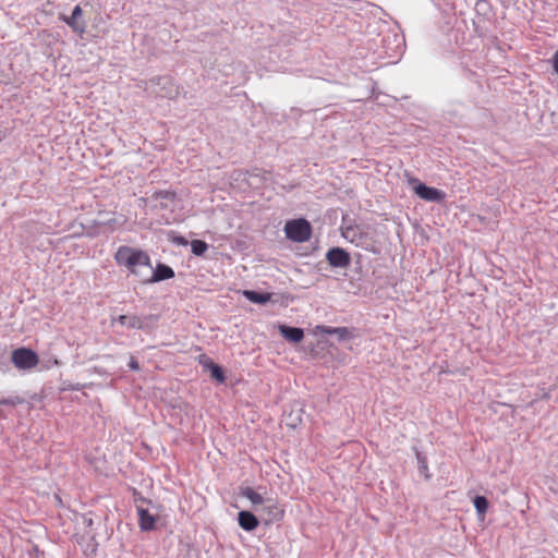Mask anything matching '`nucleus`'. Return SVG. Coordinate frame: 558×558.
Instances as JSON below:
<instances>
[{"mask_svg": "<svg viewBox=\"0 0 558 558\" xmlns=\"http://www.w3.org/2000/svg\"><path fill=\"white\" fill-rule=\"evenodd\" d=\"M113 258L119 266L125 267L142 283L145 275H149L150 257L143 250L122 245L117 250Z\"/></svg>", "mask_w": 558, "mask_h": 558, "instance_id": "obj_1", "label": "nucleus"}, {"mask_svg": "<svg viewBox=\"0 0 558 558\" xmlns=\"http://www.w3.org/2000/svg\"><path fill=\"white\" fill-rule=\"evenodd\" d=\"M286 236L296 243L310 240L313 229L305 218L288 220L284 225Z\"/></svg>", "mask_w": 558, "mask_h": 558, "instance_id": "obj_2", "label": "nucleus"}, {"mask_svg": "<svg viewBox=\"0 0 558 558\" xmlns=\"http://www.w3.org/2000/svg\"><path fill=\"white\" fill-rule=\"evenodd\" d=\"M409 185L413 192L426 202L441 203L446 198V193L439 189L428 186L422 183L417 178L410 177L408 179Z\"/></svg>", "mask_w": 558, "mask_h": 558, "instance_id": "obj_3", "label": "nucleus"}, {"mask_svg": "<svg viewBox=\"0 0 558 558\" xmlns=\"http://www.w3.org/2000/svg\"><path fill=\"white\" fill-rule=\"evenodd\" d=\"M12 363L19 369H31L38 364V354L29 348H19L12 352Z\"/></svg>", "mask_w": 558, "mask_h": 558, "instance_id": "obj_4", "label": "nucleus"}, {"mask_svg": "<svg viewBox=\"0 0 558 558\" xmlns=\"http://www.w3.org/2000/svg\"><path fill=\"white\" fill-rule=\"evenodd\" d=\"M325 257L329 266L332 268L345 269L351 265L350 253L340 246L330 247L326 252Z\"/></svg>", "mask_w": 558, "mask_h": 558, "instance_id": "obj_5", "label": "nucleus"}, {"mask_svg": "<svg viewBox=\"0 0 558 558\" xmlns=\"http://www.w3.org/2000/svg\"><path fill=\"white\" fill-rule=\"evenodd\" d=\"M173 277H174V270L170 266L159 263L154 268L153 265L150 264L149 275H145L143 283L148 284V283L160 282L163 280L171 279Z\"/></svg>", "mask_w": 558, "mask_h": 558, "instance_id": "obj_6", "label": "nucleus"}, {"mask_svg": "<svg viewBox=\"0 0 558 558\" xmlns=\"http://www.w3.org/2000/svg\"><path fill=\"white\" fill-rule=\"evenodd\" d=\"M262 511L267 515L265 518V522L267 524L280 521L284 515V510L276 505L271 499L266 500V502L263 505Z\"/></svg>", "mask_w": 558, "mask_h": 558, "instance_id": "obj_7", "label": "nucleus"}, {"mask_svg": "<svg viewBox=\"0 0 558 558\" xmlns=\"http://www.w3.org/2000/svg\"><path fill=\"white\" fill-rule=\"evenodd\" d=\"M318 328L323 333L336 336L340 342L351 340L355 337L354 328L330 326H320Z\"/></svg>", "mask_w": 558, "mask_h": 558, "instance_id": "obj_8", "label": "nucleus"}, {"mask_svg": "<svg viewBox=\"0 0 558 558\" xmlns=\"http://www.w3.org/2000/svg\"><path fill=\"white\" fill-rule=\"evenodd\" d=\"M136 510L140 529L145 532L155 530L158 517L141 506L136 507Z\"/></svg>", "mask_w": 558, "mask_h": 558, "instance_id": "obj_9", "label": "nucleus"}, {"mask_svg": "<svg viewBox=\"0 0 558 558\" xmlns=\"http://www.w3.org/2000/svg\"><path fill=\"white\" fill-rule=\"evenodd\" d=\"M238 523L244 531L252 532L258 526L259 520L253 512L241 510L238 513Z\"/></svg>", "mask_w": 558, "mask_h": 558, "instance_id": "obj_10", "label": "nucleus"}, {"mask_svg": "<svg viewBox=\"0 0 558 558\" xmlns=\"http://www.w3.org/2000/svg\"><path fill=\"white\" fill-rule=\"evenodd\" d=\"M153 85L161 86V90L157 92L160 97L171 98L175 94V89L172 85V81L169 76H156L150 80Z\"/></svg>", "mask_w": 558, "mask_h": 558, "instance_id": "obj_11", "label": "nucleus"}, {"mask_svg": "<svg viewBox=\"0 0 558 558\" xmlns=\"http://www.w3.org/2000/svg\"><path fill=\"white\" fill-rule=\"evenodd\" d=\"M280 335L288 341L299 343L304 338V330L300 327H292L287 325L279 326Z\"/></svg>", "mask_w": 558, "mask_h": 558, "instance_id": "obj_12", "label": "nucleus"}, {"mask_svg": "<svg viewBox=\"0 0 558 558\" xmlns=\"http://www.w3.org/2000/svg\"><path fill=\"white\" fill-rule=\"evenodd\" d=\"M82 8L80 5H75L72 10V14L70 16H61V20L65 22L74 32H84L85 24L78 22V17L82 16Z\"/></svg>", "mask_w": 558, "mask_h": 558, "instance_id": "obj_13", "label": "nucleus"}, {"mask_svg": "<svg viewBox=\"0 0 558 558\" xmlns=\"http://www.w3.org/2000/svg\"><path fill=\"white\" fill-rule=\"evenodd\" d=\"M243 296L252 303L265 305L272 300V293L259 292L255 290H244Z\"/></svg>", "mask_w": 558, "mask_h": 558, "instance_id": "obj_14", "label": "nucleus"}, {"mask_svg": "<svg viewBox=\"0 0 558 558\" xmlns=\"http://www.w3.org/2000/svg\"><path fill=\"white\" fill-rule=\"evenodd\" d=\"M240 495L247 498L255 508L266 502L263 496L250 486H240Z\"/></svg>", "mask_w": 558, "mask_h": 558, "instance_id": "obj_15", "label": "nucleus"}, {"mask_svg": "<svg viewBox=\"0 0 558 558\" xmlns=\"http://www.w3.org/2000/svg\"><path fill=\"white\" fill-rule=\"evenodd\" d=\"M113 323H119L122 326H125L129 329H137L140 330V316L135 314H124L120 315L113 319Z\"/></svg>", "mask_w": 558, "mask_h": 558, "instance_id": "obj_16", "label": "nucleus"}, {"mask_svg": "<svg viewBox=\"0 0 558 558\" xmlns=\"http://www.w3.org/2000/svg\"><path fill=\"white\" fill-rule=\"evenodd\" d=\"M159 316L155 314H148L144 316H140V330L150 332L153 331L158 323Z\"/></svg>", "mask_w": 558, "mask_h": 558, "instance_id": "obj_17", "label": "nucleus"}, {"mask_svg": "<svg viewBox=\"0 0 558 558\" xmlns=\"http://www.w3.org/2000/svg\"><path fill=\"white\" fill-rule=\"evenodd\" d=\"M151 198L155 201L160 199V207L167 208V202H173L175 198V193L172 191H156L153 193Z\"/></svg>", "mask_w": 558, "mask_h": 558, "instance_id": "obj_18", "label": "nucleus"}, {"mask_svg": "<svg viewBox=\"0 0 558 558\" xmlns=\"http://www.w3.org/2000/svg\"><path fill=\"white\" fill-rule=\"evenodd\" d=\"M210 374V377L215 379L219 384H223L226 381V374L223 368L217 363H210V366L207 368Z\"/></svg>", "mask_w": 558, "mask_h": 558, "instance_id": "obj_19", "label": "nucleus"}, {"mask_svg": "<svg viewBox=\"0 0 558 558\" xmlns=\"http://www.w3.org/2000/svg\"><path fill=\"white\" fill-rule=\"evenodd\" d=\"M473 505L478 515L484 517L488 509L489 502L485 496L476 495L473 499Z\"/></svg>", "mask_w": 558, "mask_h": 558, "instance_id": "obj_20", "label": "nucleus"}, {"mask_svg": "<svg viewBox=\"0 0 558 558\" xmlns=\"http://www.w3.org/2000/svg\"><path fill=\"white\" fill-rule=\"evenodd\" d=\"M284 422H286L287 426H289L291 428H295L302 422L301 410H296V411L292 410L291 412L286 413L284 414Z\"/></svg>", "mask_w": 558, "mask_h": 558, "instance_id": "obj_21", "label": "nucleus"}, {"mask_svg": "<svg viewBox=\"0 0 558 558\" xmlns=\"http://www.w3.org/2000/svg\"><path fill=\"white\" fill-rule=\"evenodd\" d=\"M190 244L195 256H203L208 250V244L203 240H193Z\"/></svg>", "mask_w": 558, "mask_h": 558, "instance_id": "obj_22", "label": "nucleus"}, {"mask_svg": "<svg viewBox=\"0 0 558 558\" xmlns=\"http://www.w3.org/2000/svg\"><path fill=\"white\" fill-rule=\"evenodd\" d=\"M416 460H417L420 473L424 474L425 478L428 480L430 477V475L428 474L426 457L422 452H416Z\"/></svg>", "mask_w": 558, "mask_h": 558, "instance_id": "obj_23", "label": "nucleus"}, {"mask_svg": "<svg viewBox=\"0 0 558 558\" xmlns=\"http://www.w3.org/2000/svg\"><path fill=\"white\" fill-rule=\"evenodd\" d=\"M24 402V399L21 397H9V398H0V405H16Z\"/></svg>", "mask_w": 558, "mask_h": 558, "instance_id": "obj_24", "label": "nucleus"}, {"mask_svg": "<svg viewBox=\"0 0 558 558\" xmlns=\"http://www.w3.org/2000/svg\"><path fill=\"white\" fill-rule=\"evenodd\" d=\"M210 363H214V361H213L210 357H208L207 355L202 354V355L199 356V364H201L205 369H207V368L210 366Z\"/></svg>", "mask_w": 558, "mask_h": 558, "instance_id": "obj_25", "label": "nucleus"}, {"mask_svg": "<svg viewBox=\"0 0 558 558\" xmlns=\"http://www.w3.org/2000/svg\"><path fill=\"white\" fill-rule=\"evenodd\" d=\"M549 62L551 63L554 72L558 75V49L555 51Z\"/></svg>", "mask_w": 558, "mask_h": 558, "instance_id": "obj_26", "label": "nucleus"}, {"mask_svg": "<svg viewBox=\"0 0 558 558\" xmlns=\"http://www.w3.org/2000/svg\"><path fill=\"white\" fill-rule=\"evenodd\" d=\"M129 367L131 371H140V364L134 356L130 357Z\"/></svg>", "mask_w": 558, "mask_h": 558, "instance_id": "obj_27", "label": "nucleus"}, {"mask_svg": "<svg viewBox=\"0 0 558 558\" xmlns=\"http://www.w3.org/2000/svg\"><path fill=\"white\" fill-rule=\"evenodd\" d=\"M172 241L174 243H177L179 245H183V246H186L189 244V241L184 236H181V235L173 238Z\"/></svg>", "mask_w": 558, "mask_h": 558, "instance_id": "obj_28", "label": "nucleus"}, {"mask_svg": "<svg viewBox=\"0 0 558 558\" xmlns=\"http://www.w3.org/2000/svg\"><path fill=\"white\" fill-rule=\"evenodd\" d=\"M93 523H94L93 518L87 517V515L83 517V524L85 525V527H88V529L92 527Z\"/></svg>", "mask_w": 558, "mask_h": 558, "instance_id": "obj_29", "label": "nucleus"}, {"mask_svg": "<svg viewBox=\"0 0 558 558\" xmlns=\"http://www.w3.org/2000/svg\"><path fill=\"white\" fill-rule=\"evenodd\" d=\"M114 223H116V220H114V219H110V220H108V221L106 222V225H108V226H110V227H111V226H113Z\"/></svg>", "mask_w": 558, "mask_h": 558, "instance_id": "obj_30", "label": "nucleus"}, {"mask_svg": "<svg viewBox=\"0 0 558 558\" xmlns=\"http://www.w3.org/2000/svg\"><path fill=\"white\" fill-rule=\"evenodd\" d=\"M141 499H142V501L147 502V500H146L145 498H141ZM148 502L150 504V501H149V500H148Z\"/></svg>", "mask_w": 558, "mask_h": 558, "instance_id": "obj_31", "label": "nucleus"}]
</instances>
